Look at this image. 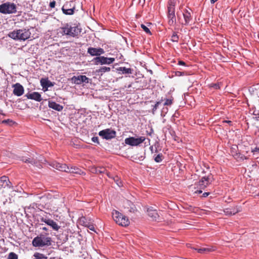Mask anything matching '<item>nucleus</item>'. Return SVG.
I'll list each match as a JSON object with an SVG mask.
<instances>
[{
	"instance_id": "f257e3e1",
	"label": "nucleus",
	"mask_w": 259,
	"mask_h": 259,
	"mask_svg": "<svg viewBox=\"0 0 259 259\" xmlns=\"http://www.w3.org/2000/svg\"><path fill=\"white\" fill-rule=\"evenodd\" d=\"M31 33L29 29H22L15 30L11 32L9 34V36L14 39L25 40L29 38L30 36Z\"/></svg>"
},
{
	"instance_id": "f03ea898",
	"label": "nucleus",
	"mask_w": 259,
	"mask_h": 259,
	"mask_svg": "<svg viewBox=\"0 0 259 259\" xmlns=\"http://www.w3.org/2000/svg\"><path fill=\"white\" fill-rule=\"evenodd\" d=\"M112 218L118 225L127 227L130 224L128 218L117 210H114L112 212Z\"/></svg>"
},
{
	"instance_id": "7ed1b4c3",
	"label": "nucleus",
	"mask_w": 259,
	"mask_h": 259,
	"mask_svg": "<svg viewBox=\"0 0 259 259\" xmlns=\"http://www.w3.org/2000/svg\"><path fill=\"white\" fill-rule=\"evenodd\" d=\"M32 244L33 246L38 247L49 246L51 244V239L50 237H46L44 235H40L33 239Z\"/></svg>"
},
{
	"instance_id": "20e7f679",
	"label": "nucleus",
	"mask_w": 259,
	"mask_h": 259,
	"mask_svg": "<svg viewBox=\"0 0 259 259\" xmlns=\"http://www.w3.org/2000/svg\"><path fill=\"white\" fill-rule=\"evenodd\" d=\"M175 6V0H169L168 6V24L170 26L174 25L176 22Z\"/></svg>"
},
{
	"instance_id": "39448f33",
	"label": "nucleus",
	"mask_w": 259,
	"mask_h": 259,
	"mask_svg": "<svg viewBox=\"0 0 259 259\" xmlns=\"http://www.w3.org/2000/svg\"><path fill=\"white\" fill-rule=\"evenodd\" d=\"M17 12L16 5L10 2H7L0 5V13L4 14L16 13Z\"/></svg>"
},
{
	"instance_id": "423d86ee",
	"label": "nucleus",
	"mask_w": 259,
	"mask_h": 259,
	"mask_svg": "<svg viewBox=\"0 0 259 259\" xmlns=\"http://www.w3.org/2000/svg\"><path fill=\"white\" fill-rule=\"evenodd\" d=\"M99 225V224L95 222L93 219L91 218H86L85 217H81L79 218L77 221V227L78 226H82L83 227H94V226Z\"/></svg>"
},
{
	"instance_id": "0eeeda50",
	"label": "nucleus",
	"mask_w": 259,
	"mask_h": 259,
	"mask_svg": "<svg viewBox=\"0 0 259 259\" xmlns=\"http://www.w3.org/2000/svg\"><path fill=\"white\" fill-rule=\"evenodd\" d=\"M93 61L95 62V64L96 65H109L113 63L115 61V59L114 58H107L104 56H99L94 58Z\"/></svg>"
},
{
	"instance_id": "6e6552de",
	"label": "nucleus",
	"mask_w": 259,
	"mask_h": 259,
	"mask_svg": "<svg viewBox=\"0 0 259 259\" xmlns=\"http://www.w3.org/2000/svg\"><path fill=\"white\" fill-rule=\"evenodd\" d=\"M116 132L110 128H107L101 131L99 133V135L102 137L103 139H105L106 140H110L116 137Z\"/></svg>"
},
{
	"instance_id": "1a4fd4ad",
	"label": "nucleus",
	"mask_w": 259,
	"mask_h": 259,
	"mask_svg": "<svg viewBox=\"0 0 259 259\" xmlns=\"http://www.w3.org/2000/svg\"><path fill=\"white\" fill-rule=\"evenodd\" d=\"M145 140L144 137H140L138 138L132 137L126 138L124 140L125 143L132 146H136L142 143Z\"/></svg>"
},
{
	"instance_id": "9d476101",
	"label": "nucleus",
	"mask_w": 259,
	"mask_h": 259,
	"mask_svg": "<svg viewBox=\"0 0 259 259\" xmlns=\"http://www.w3.org/2000/svg\"><path fill=\"white\" fill-rule=\"evenodd\" d=\"M75 10L74 3L72 1L66 2L62 8L63 13L65 15H73Z\"/></svg>"
},
{
	"instance_id": "9b49d317",
	"label": "nucleus",
	"mask_w": 259,
	"mask_h": 259,
	"mask_svg": "<svg viewBox=\"0 0 259 259\" xmlns=\"http://www.w3.org/2000/svg\"><path fill=\"white\" fill-rule=\"evenodd\" d=\"M38 221L40 225H48L50 227H59L55 222L50 219L47 215L44 217L40 216L38 218Z\"/></svg>"
},
{
	"instance_id": "f8f14e48",
	"label": "nucleus",
	"mask_w": 259,
	"mask_h": 259,
	"mask_svg": "<svg viewBox=\"0 0 259 259\" xmlns=\"http://www.w3.org/2000/svg\"><path fill=\"white\" fill-rule=\"evenodd\" d=\"M71 80L76 84H80L83 82H89V78L85 75L74 76L71 78Z\"/></svg>"
},
{
	"instance_id": "ddd939ff",
	"label": "nucleus",
	"mask_w": 259,
	"mask_h": 259,
	"mask_svg": "<svg viewBox=\"0 0 259 259\" xmlns=\"http://www.w3.org/2000/svg\"><path fill=\"white\" fill-rule=\"evenodd\" d=\"M87 52L92 56H96L97 57H99L101 55L105 53V51L102 48L90 47L88 49Z\"/></svg>"
},
{
	"instance_id": "4468645a",
	"label": "nucleus",
	"mask_w": 259,
	"mask_h": 259,
	"mask_svg": "<svg viewBox=\"0 0 259 259\" xmlns=\"http://www.w3.org/2000/svg\"><path fill=\"white\" fill-rule=\"evenodd\" d=\"M50 165L62 171L68 172V170L69 169V167L65 164L60 163L56 161L52 162Z\"/></svg>"
},
{
	"instance_id": "2eb2a0df",
	"label": "nucleus",
	"mask_w": 259,
	"mask_h": 259,
	"mask_svg": "<svg viewBox=\"0 0 259 259\" xmlns=\"http://www.w3.org/2000/svg\"><path fill=\"white\" fill-rule=\"evenodd\" d=\"M148 215L152 221H157L159 219V215L157 210L153 208V207L148 208L147 210Z\"/></svg>"
},
{
	"instance_id": "dca6fc26",
	"label": "nucleus",
	"mask_w": 259,
	"mask_h": 259,
	"mask_svg": "<svg viewBox=\"0 0 259 259\" xmlns=\"http://www.w3.org/2000/svg\"><path fill=\"white\" fill-rule=\"evenodd\" d=\"M14 88L13 94L17 96H20L24 93V88L23 86L19 83H17L13 85Z\"/></svg>"
},
{
	"instance_id": "f3484780",
	"label": "nucleus",
	"mask_w": 259,
	"mask_h": 259,
	"mask_svg": "<svg viewBox=\"0 0 259 259\" xmlns=\"http://www.w3.org/2000/svg\"><path fill=\"white\" fill-rule=\"evenodd\" d=\"M211 182L209 177H204L198 182V186L200 189H204Z\"/></svg>"
},
{
	"instance_id": "a211bd4d",
	"label": "nucleus",
	"mask_w": 259,
	"mask_h": 259,
	"mask_svg": "<svg viewBox=\"0 0 259 259\" xmlns=\"http://www.w3.org/2000/svg\"><path fill=\"white\" fill-rule=\"evenodd\" d=\"M81 32V29L77 26H72L69 25V36L72 37L77 36Z\"/></svg>"
},
{
	"instance_id": "6ab92c4d",
	"label": "nucleus",
	"mask_w": 259,
	"mask_h": 259,
	"mask_svg": "<svg viewBox=\"0 0 259 259\" xmlns=\"http://www.w3.org/2000/svg\"><path fill=\"white\" fill-rule=\"evenodd\" d=\"M25 96L29 99L34 100L37 102H40L42 99L41 95L38 92H33L31 94H27Z\"/></svg>"
},
{
	"instance_id": "aec40b11",
	"label": "nucleus",
	"mask_w": 259,
	"mask_h": 259,
	"mask_svg": "<svg viewBox=\"0 0 259 259\" xmlns=\"http://www.w3.org/2000/svg\"><path fill=\"white\" fill-rule=\"evenodd\" d=\"M240 211V207L238 206L233 208H227L224 210L227 215H234Z\"/></svg>"
},
{
	"instance_id": "412c9836",
	"label": "nucleus",
	"mask_w": 259,
	"mask_h": 259,
	"mask_svg": "<svg viewBox=\"0 0 259 259\" xmlns=\"http://www.w3.org/2000/svg\"><path fill=\"white\" fill-rule=\"evenodd\" d=\"M48 106L50 108L58 111H61L63 108L62 105L53 101H49Z\"/></svg>"
},
{
	"instance_id": "4be33fe9",
	"label": "nucleus",
	"mask_w": 259,
	"mask_h": 259,
	"mask_svg": "<svg viewBox=\"0 0 259 259\" xmlns=\"http://www.w3.org/2000/svg\"><path fill=\"white\" fill-rule=\"evenodd\" d=\"M185 23H182L183 25H187L191 20V13L187 10H185V12L183 13Z\"/></svg>"
},
{
	"instance_id": "5701e85b",
	"label": "nucleus",
	"mask_w": 259,
	"mask_h": 259,
	"mask_svg": "<svg viewBox=\"0 0 259 259\" xmlns=\"http://www.w3.org/2000/svg\"><path fill=\"white\" fill-rule=\"evenodd\" d=\"M40 84L43 88L48 89L49 87H53L54 84L51 81L49 80L48 78H42L40 80Z\"/></svg>"
},
{
	"instance_id": "b1692460",
	"label": "nucleus",
	"mask_w": 259,
	"mask_h": 259,
	"mask_svg": "<svg viewBox=\"0 0 259 259\" xmlns=\"http://www.w3.org/2000/svg\"><path fill=\"white\" fill-rule=\"evenodd\" d=\"M60 33L62 35H69V24H65L63 27L60 28Z\"/></svg>"
},
{
	"instance_id": "393cba45",
	"label": "nucleus",
	"mask_w": 259,
	"mask_h": 259,
	"mask_svg": "<svg viewBox=\"0 0 259 259\" xmlns=\"http://www.w3.org/2000/svg\"><path fill=\"white\" fill-rule=\"evenodd\" d=\"M106 169L103 167H92L91 168V171L94 174H103Z\"/></svg>"
},
{
	"instance_id": "a878e982",
	"label": "nucleus",
	"mask_w": 259,
	"mask_h": 259,
	"mask_svg": "<svg viewBox=\"0 0 259 259\" xmlns=\"http://www.w3.org/2000/svg\"><path fill=\"white\" fill-rule=\"evenodd\" d=\"M118 71L122 72V74H132L133 70L131 68H127L125 67H120L117 69Z\"/></svg>"
},
{
	"instance_id": "bb28decb",
	"label": "nucleus",
	"mask_w": 259,
	"mask_h": 259,
	"mask_svg": "<svg viewBox=\"0 0 259 259\" xmlns=\"http://www.w3.org/2000/svg\"><path fill=\"white\" fill-rule=\"evenodd\" d=\"M144 155L145 154L143 155H140V154L138 153L132 156V158L133 159V161L136 162H138V161H143L145 158Z\"/></svg>"
},
{
	"instance_id": "cd10ccee",
	"label": "nucleus",
	"mask_w": 259,
	"mask_h": 259,
	"mask_svg": "<svg viewBox=\"0 0 259 259\" xmlns=\"http://www.w3.org/2000/svg\"><path fill=\"white\" fill-rule=\"evenodd\" d=\"M194 249L197 251L198 252L200 253H205L209 252H211L214 250L213 249L211 248H194Z\"/></svg>"
},
{
	"instance_id": "c85d7f7f",
	"label": "nucleus",
	"mask_w": 259,
	"mask_h": 259,
	"mask_svg": "<svg viewBox=\"0 0 259 259\" xmlns=\"http://www.w3.org/2000/svg\"><path fill=\"white\" fill-rule=\"evenodd\" d=\"M27 163H29L31 164L32 165H35L36 166L38 167L39 168H40V164L39 163V162L33 158L30 159L29 158H28L27 159Z\"/></svg>"
},
{
	"instance_id": "c756f323",
	"label": "nucleus",
	"mask_w": 259,
	"mask_h": 259,
	"mask_svg": "<svg viewBox=\"0 0 259 259\" xmlns=\"http://www.w3.org/2000/svg\"><path fill=\"white\" fill-rule=\"evenodd\" d=\"M33 259H47L48 258L44 254L39 252L34 253V254H33Z\"/></svg>"
},
{
	"instance_id": "7c9ffc66",
	"label": "nucleus",
	"mask_w": 259,
	"mask_h": 259,
	"mask_svg": "<svg viewBox=\"0 0 259 259\" xmlns=\"http://www.w3.org/2000/svg\"><path fill=\"white\" fill-rule=\"evenodd\" d=\"M68 170V171L67 172L73 173V174H79V175L81 174V173H80L81 170L79 169L78 168H76V167H70V168H69V169Z\"/></svg>"
},
{
	"instance_id": "2f4dec72",
	"label": "nucleus",
	"mask_w": 259,
	"mask_h": 259,
	"mask_svg": "<svg viewBox=\"0 0 259 259\" xmlns=\"http://www.w3.org/2000/svg\"><path fill=\"white\" fill-rule=\"evenodd\" d=\"M110 70H111V68L110 67L103 66V67H101L97 71V72L98 73H100L101 74V75H102L103 73H105L106 72H109V71H110Z\"/></svg>"
},
{
	"instance_id": "473e14b6",
	"label": "nucleus",
	"mask_w": 259,
	"mask_h": 259,
	"mask_svg": "<svg viewBox=\"0 0 259 259\" xmlns=\"http://www.w3.org/2000/svg\"><path fill=\"white\" fill-rule=\"evenodd\" d=\"M1 182H3V183H6V185L8 187H10L9 184H11V182L9 181V179L8 177L6 176H3L1 178Z\"/></svg>"
},
{
	"instance_id": "72a5a7b5",
	"label": "nucleus",
	"mask_w": 259,
	"mask_h": 259,
	"mask_svg": "<svg viewBox=\"0 0 259 259\" xmlns=\"http://www.w3.org/2000/svg\"><path fill=\"white\" fill-rule=\"evenodd\" d=\"M179 36L178 35L177 32H174L171 37V40L172 42H178L179 41Z\"/></svg>"
},
{
	"instance_id": "f704fd0d",
	"label": "nucleus",
	"mask_w": 259,
	"mask_h": 259,
	"mask_svg": "<svg viewBox=\"0 0 259 259\" xmlns=\"http://www.w3.org/2000/svg\"><path fill=\"white\" fill-rule=\"evenodd\" d=\"M18 255L13 252H11L9 254L8 259H18Z\"/></svg>"
},
{
	"instance_id": "c9c22d12",
	"label": "nucleus",
	"mask_w": 259,
	"mask_h": 259,
	"mask_svg": "<svg viewBox=\"0 0 259 259\" xmlns=\"http://www.w3.org/2000/svg\"><path fill=\"white\" fill-rule=\"evenodd\" d=\"M162 155L161 154H159L154 158V160L156 162H158V163L160 162L162 160Z\"/></svg>"
},
{
	"instance_id": "e433bc0d",
	"label": "nucleus",
	"mask_w": 259,
	"mask_h": 259,
	"mask_svg": "<svg viewBox=\"0 0 259 259\" xmlns=\"http://www.w3.org/2000/svg\"><path fill=\"white\" fill-rule=\"evenodd\" d=\"M141 28L143 29V30L145 32H146L147 33L151 34L150 30H149V29L147 26H146L144 24H141Z\"/></svg>"
},
{
	"instance_id": "4c0bfd02",
	"label": "nucleus",
	"mask_w": 259,
	"mask_h": 259,
	"mask_svg": "<svg viewBox=\"0 0 259 259\" xmlns=\"http://www.w3.org/2000/svg\"><path fill=\"white\" fill-rule=\"evenodd\" d=\"M161 102V101L157 102L156 103V104H155V105L153 106V108L152 109V113H153V114H154L155 111L157 110V109L158 108L159 104H160Z\"/></svg>"
},
{
	"instance_id": "58836bf2",
	"label": "nucleus",
	"mask_w": 259,
	"mask_h": 259,
	"mask_svg": "<svg viewBox=\"0 0 259 259\" xmlns=\"http://www.w3.org/2000/svg\"><path fill=\"white\" fill-rule=\"evenodd\" d=\"M172 103V99H166L164 103V106H169V105H171Z\"/></svg>"
},
{
	"instance_id": "ea45409f",
	"label": "nucleus",
	"mask_w": 259,
	"mask_h": 259,
	"mask_svg": "<svg viewBox=\"0 0 259 259\" xmlns=\"http://www.w3.org/2000/svg\"><path fill=\"white\" fill-rule=\"evenodd\" d=\"M2 123H5V124L11 125L12 123H13V121L9 119H7V120H4L2 121Z\"/></svg>"
},
{
	"instance_id": "a19ab883",
	"label": "nucleus",
	"mask_w": 259,
	"mask_h": 259,
	"mask_svg": "<svg viewBox=\"0 0 259 259\" xmlns=\"http://www.w3.org/2000/svg\"><path fill=\"white\" fill-rule=\"evenodd\" d=\"M175 74L177 76H180L186 75L187 74L185 72H181V71H178L175 72Z\"/></svg>"
},
{
	"instance_id": "79ce46f5",
	"label": "nucleus",
	"mask_w": 259,
	"mask_h": 259,
	"mask_svg": "<svg viewBox=\"0 0 259 259\" xmlns=\"http://www.w3.org/2000/svg\"><path fill=\"white\" fill-rule=\"evenodd\" d=\"M55 6H56V2L55 1H53L50 3L49 6L51 8H55Z\"/></svg>"
},
{
	"instance_id": "37998d69",
	"label": "nucleus",
	"mask_w": 259,
	"mask_h": 259,
	"mask_svg": "<svg viewBox=\"0 0 259 259\" xmlns=\"http://www.w3.org/2000/svg\"><path fill=\"white\" fill-rule=\"evenodd\" d=\"M92 140L94 143H97L98 144L99 143L98 141V138L97 137H94L92 138Z\"/></svg>"
},
{
	"instance_id": "c03bdc74",
	"label": "nucleus",
	"mask_w": 259,
	"mask_h": 259,
	"mask_svg": "<svg viewBox=\"0 0 259 259\" xmlns=\"http://www.w3.org/2000/svg\"><path fill=\"white\" fill-rule=\"evenodd\" d=\"M90 230L92 231L95 232L96 233H98V231H99L98 228H89Z\"/></svg>"
},
{
	"instance_id": "a18cd8bd",
	"label": "nucleus",
	"mask_w": 259,
	"mask_h": 259,
	"mask_svg": "<svg viewBox=\"0 0 259 259\" xmlns=\"http://www.w3.org/2000/svg\"><path fill=\"white\" fill-rule=\"evenodd\" d=\"M212 87L214 88L215 89H218L220 88V86L219 84L214 83L212 85Z\"/></svg>"
},
{
	"instance_id": "49530a36",
	"label": "nucleus",
	"mask_w": 259,
	"mask_h": 259,
	"mask_svg": "<svg viewBox=\"0 0 259 259\" xmlns=\"http://www.w3.org/2000/svg\"><path fill=\"white\" fill-rule=\"evenodd\" d=\"M178 65H183V66H186V63L184 61H179V62H178Z\"/></svg>"
},
{
	"instance_id": "de8ad7c7",
	"label": "nucleus",
	"mask_w": 259,
	"mask_h": 259,
	"mask_svg": "<svg viewBox=\"0 0 259 259\" xmlns=\"http://www.w3.org/2000/svg\"><path fill=\"white\" fill-rule=\"evenodd\" d=\"M114 181L116 182L117 185L118 186H120V185L118 183V177H116L115 179H114Z\"/></svg>"
},
{
	"instance_id": "09e8293b",
	"label": "nucleus",
	"mask_w": 259,
	"mask_h": 259,
	"mask_svg": "<svg viewBox=\"0 0 259 259\" xmlns=\"http://www.w3.org/2000/svg\"><path fill=\"white\" fill-rule=\"evenodd\" d=\"M27 158H27V157H22V160L23 162H25V163H27Z\"/></svg>"
},
{
	"instance_id": "8fccbe9b",
	"label": "nucleus",
	"mask_w": 259,
	"mask_h": 259,
	"mask_svg": "<svg viewBox=\"0 0 259 259\" xmlns=\"http://www.w3.org/2000/svg\"><path fill=\"white\" fill-rule=\"evenodd\" d=\"M252 152H259V147L255 148L252 151Z\"/></svg>"
},
{
	"instance_id": "3c124183",
	"label": "nucleus",
	"mask_w": 259,
	"mask_h": 259,
	"mask_svg": "<svg viewBox=\"0 0 259 259\" xmlns=\"http://www.w3.org/2000/svg\"><path fill=\"white\" fill-rule=\"evenodd\" d=\"M209 195V193L205 192L203 193V195L204 197H206Z\"/></svg>"
},
{
	"instance_id": "603ef678",
	"label": "nucleus",
	"mask_w": 259,
	"mask_h": 259,
	"mask_svg": "<svg viewBox=\"0 0 259 259\" xmlns=\"http://www.w3.org/2000/svg\"><path fill=\"white\" fill-rule=\"evenodd\" d=\"M211 3H214L215 2H217L218 0H210Z\"/></svg>"
},
{
	"instance_id": "864d4df0",
	"label": "nucleus",
	"mask_w": 259,
	"mask_h": 259,
	"mask_svg": "<svg viewBox=\"0 0 259 259\" xmlns=\"http://www.w3.org/2000/svg\"><path fill=\"white\" fill-rule=\"evenodd\" d=\"M0 114L5 115V114L3 113V110L1 109H0Z\"/></svg>"
},
{
	"instance_id": "5fc2aeb1",
	"label": "nucleus",
	"mask_w": 259,
	"mask_h": 259,
	"mask_svg": "<svg viewBox=\"0 0 259 259\" xmlns=\"http://www.w3.org/2000/svg\"><path fill=\"white\" fill-rule=\"evenodd\" d=\"M167 110H168L167 108H165H165H163V111H162V112H164V111H167Z\"/></svg>"
},
{
	"instance_id": "6e6d98bb",
	"label": "nucleus",
	"mask_w": 259,
	"mask_h": 259,
	"mask_svg": "<svg viewBox=\"0 0 259 259\" xmlns=\"http://www.w3.org/2000/svg\"><path fill=\"white\" fill-rule=\"evenodd\" d=\"M167 110H168L167 108H165H165H163V111H162V112H164V111H167Z\"/></svg>"
},
{
	"instance_id": "4d7b16f0",
	"label": "nucleus",
	"mask_w": 259,
	"mask_h": 259,
	"mask_svg": "<svg viewBox=\"0 0 259 259\" xmlns=\"http://www.w3.org/2000/svg\"><path fill=\"white\" fill-rule=\"evenodd\" d=\"M224 122H227V123H230V122H231V121H229V120H225V121H224Z\"/></svg>"
},
{
	"instance_id": "13d9d810",
	"label": "nucleus",
	"mask_w": 259,
	"mask_h": 259,
	"mask_svg": "<svg viewBox=\"0 0 259 259\" xmlns=\"http://www.w3.org/2000/svg\"><path fill=\"white\" fill-rule=\"evenodd\" d=\"M53 228L54 229H55V230H58V229H59V228H56V227H54V228Z\"/></svg>"
},
{
	"instance_id": "bf43d9fd",
	"label": "nucleus",
	"mask_w": 259,
	"mask_h": 259,
	"mask_svg": "<svg viewBox=\"0 0 259 259\" xmlns=\"http://www.w3.org/2000/svg\"><path fill=\"white\" fill-rule=\"evenodd\" d=\"M43 229H44V230H46V231H47V228H46V227L43 228Z\"/></svg>"
},
{
	"instance_id": "052dcab7",
	"label": "nucleus",
	"mask_w": 259,
	"mask_h": 259,
	"mask_svg": "<svg viewBox=\"0 0 259 259\" xmlns=\"http://www.w3.org/2000/svg\"><path fill=\"white\" fill-rule=\"evenodd\" d=\"M198 193H202V191H201V190H199V191H198Z\"/></svg>"
},
{
	"instance_id": "680f3d73",
	"label": "nucleus",
	"mask_w": 259,
	"mask_h": 259,
	"mask_svg": "<svg viewBox=\"0 0 259 259\" xmlns=\"http://www.w3.org/2000/svg\"><path fill=\"white\" fill-rule=\"evenodd\" d=\"M73 6V5H71V6H68V8H72Z\"/></svg>"
},
{
	"instance_id": "e2e57ef3",
	"label": "nucleus",
	"mask_w": 259,
	"mask_h": 259,
	"mask_svg": "<svg viewBox=\"0 0 259 259\" xmlns=\"http://www.w3.org/2000/svg\"><path fill=\"white\" fill-rule=\"evenodd\" d=\"M258 38H259V34L258 35Z\"/></svg>"
}]
</instances>
